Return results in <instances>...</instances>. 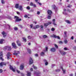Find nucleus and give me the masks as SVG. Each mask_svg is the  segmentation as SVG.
Here are the masks:
<instances>
[{
  "label": "nucleus",
  "instance_id": "47",
  "mask_svg": "<svg viewBox=\"0 0 76 76\" xmlns=\"http://www.w3.org/2000/svg\"><path fill=\"white\" fill-rule=\"evenodd\" d=\"M16 72L18 73H20V71L18 70H16Z\"/></svg>",
  "mask_w": 76,
  "mask_h": 76
},
{
  "label": "nucleus",
  "instance_id": "6",
  "mask_svg": "<svg viewBox=\"0 0 76 76\" xmlns=\"http://www.w3.org/2000/svg\"><path fill=\"white\" fill-rule=\"evenodd\" d=\"M10 56H11V54H10V52H8L7 53V55L8 60H9V59H10L9 57H10Z\"/></svg>",
  "mask_w": 76,
  "mask_h": 76
},
{
  "label": "nucleus",
  "instance_id": "55",
  "mask_svg": "<svg viewBox=\"0 0 76 76\" xmlns=\"http://www.w3.org/2000/svg\"><path fill=\"white\" fill-rule=\"evenodd\" d=\"M59 44H63V42L61 41H60L59 42Z\"/></svg>",
  "mask_w": 76,
  "mask_h": 76
},
{
  "label": "nucleus",
  "instance_id": "9",
  "mask_svg": "<svg viewBox=\"0 0 76 76\" xmlns=\"http://www.w3.org/2000/svg\"><path fill=\"white\" fill-rule=\"evenodd\" d=\"M32 63H33V60H32V59L31 58L30 59L29 64H32Z\"/></svg>",
  "mask_w": 76,
  "mask_h": 76
},
{
  "label": "nucleus",
  "instance_id": "37",
  "mask_svg": "<svg viewBox=\"0 0 76 76\" xmlns=\"http://www.w3.org/2000/svg\"><path fill=\"white\" fill-rule=\"evenodd\" d=\"M3 72V70L2 69H0V73H2Z\"/></svg>",
  "mask_w": 76,
  "mask_h": 76
},
{
  "label": "nucleus",
  "instance_id": "58",
  "mask_svg": "<svg viewBox=\"0 0 76 76\" xmlns=\"http://www.w3.org/2000/svg\"><path fill=\"white\" fill-rule=\"evenodd\" d=\"M53 25H55V26L57 25V24H56V23H55V22H53Z\"/></svg>",
  "mask_w": 76,
  "mask_h": 76
},
{
  "label": "nucleus",
  "instance_id": "62",
  "mask_svg": "<svg viewBox=\"0 0 76 76\" xmlns=\"http://www.w3.org/2000/svg\"><path fill=\"white\" fill-rule=\"evenodd\" d=\"M40 27L41 28H44V27L43 26L41 25L40 26Z\"/></svg>",
  "mask_w": 76,
  "mask_h": 76
},
{
  "label": "nucleus",
  "instance_id": "10",
  "mask_svg": "<svg viewBox=\"0 0 76 76\" xmlns=\"http://www.w3.org/2000/svg\"><path fill=\"white\" fill-rule=\"evenodd\" d=\"M12 45L14 48H17V47H16V44L15 42L12 43Z\"/></svg>",
  "mask_w": 76,
  "mask_h": 76
},
{
  "label": "nucleus",
  "instance_id": "16",
  "mask_svg": "<svg viewBox=\"0 0 76 76\" xmlns=\"http://www.w3.org/2000/svg\"><path fill=\"white\" fill-rule=\"evenodd\" d=\"M24 67V66H23V65H21L20 66V70H23V67Z\"/></svg>",
  "mask_w": 76,
  "mask_h": 76
},
{
  "label": "nucleus",
  "instance_id": "33",
  "mask_svg": "<svg viewBox=\"0 0 76 76\" xmlns=\"http://www.w3.org/2000/svg\"><path fill=\"white\" fill-rule=\"evenodd\" d=\"M55 71L57 72H60V70L59 69H56L55 70Z\"/></svg>",
  "mask_w": 76,
  "mask_h": 76
},
{
  "label": "nucleus",
  "instance_id": "59",
  "mask_svg": "<svg viewBox=\"0 0 76 76\" xmlns=\"http://www.w3.org/2000/svg\"><path fill=\"white\" fill-rule=\"evenodd\" d=\"M38 54H35V56L36 57H38Z\"/></svg>",
  "mask_w": 76,
  "mask_h": 76
},
{
  "label": "nucleus",
  "instance_id": "15",
  "mask_svg": "<svg viewBox=\"0 0 76 76\" xmlns=\"http://www.w3.org/2000/svg\"><path fill=\"white\" fill-rule=\"evenodd\" d=\"M18 8L19 10H20L21 11H22V10H23V8L22 7V6H19Z\"/></svg>",
  "mask_w": 76,
  "mask_h": 76
},
{
  "label": "nucleus",
  "instance_id": "42",
  "mask_svg": "<svg viewBox=\"0 0 76 76\" xmlns=\"http://www.w3.org/2000/svg\"><path fill=\"white\" fill-rule=\"evenodd\" d=\"M2 55H3V53H2V52H0V56H1Z\"/></svg>",
  "mask_w": 76,
  "mask_h": 76
},
{
  "label": "nucleus",
  "instance_id": "30",
  "mask_svg": "<svg viewBox=\"0 0 76 76\" xmlns=\"http://www.w3.org/2000/svg\"><path fill=\"white\" fill-rule=\"evenodd\" d=\"M53 8L54 9H56V6L54 5L52 6Z\"/></svg>",
  "mask_w": 76,
  "mask_h": 76
},
{
  "label": "nucleus",
  "instance_id": "17",
  "mask_svg": "<svg viewBox=\"0 0 76 76\" xmlns=\"http://www.w3.org/2000/svg\"><path fill=\"white\" fill-rule=\"evenodd\" d=\"M61 68L62 71H63V73H66V70L65 69H63V67L61 66Z\"/></svg>",
  "mask_w": 76,
  "mask_h": 76
},
{
  "label": "nucleus",
  "instance_id": "49",
  "mask_svg": "<svg viewBox=\"0 0 76 76\" xmlns=\"http://www.w3.org/2000/svg\"><path fill=\"white\" fill-rule=\"evenodd\" d=\"M14 29L15 30V31H16L17 30H18V28H17V27H15L14 28Z\"/></svg>",
  "mask_w": 76,
  "mask_h": 76
},
{
  "label": "nucleus",
  "instance_id": "52",
  "mask_svg": "<svg viewBox=\"0 0 76 76\" xmlns=\"http://www.w3.org/2000/svg\"><path fill=\"white\" fill-rule=\"evenodd\" d=\"M19 26H20V28H23L22 25H20Z\"/></svg>",
  "mask_w": 76,
  "mask_h": 76
},
{
  "label": "nucleus",
  "instance_id": "34",
  "mask_svg": "<svg viewBox=\"0 0 76 76\" xmlns=\"http://www.w3.org/2000/svg\"><path fill=\"white\" fill-rule=\"evenodd\" d=\"M51 31H55V29H54V28H52L51 29Z\"/></svg>",
  "mask_w": 76,
  "mask_h": 76
},
{
  "label": "nucleus",
  "instance_id": "38",
  "mask_svg": "<svg viewBox=\"0 0 76 76\" xmlns=\"http://www.w3.org/2000/svg\"><path fill=\"white\" fill-rule=\"evenodd\" d=\"M64 50H68V49H67V48H64Z\"/></svg>",
  "mask_w": 76,
  "mask_h": 76
},
{
  "label": "nucleus",
  "instance_id": "13",
  "mask_svg": "<svg viewBox=\"0 0 76 76\" xmlns=\"http://www.w3.org/2000/svg\"><path fill=\"white\" fill-rule=\"evenodd\" d=\"M39 28V25H36L34 26V28H33V29H37V28Z\"/></svg>",
  "mask_w": 76,
  "mask_h": 76
},
{
  "label": "nucleus",
  "instance_id": "1",
  "mask_svg": "<svg viewBox=\"0 0 76 76\" xmlns=\"http://www.w3.org/2000/svg\"><path fill=\"white\" fill-rule=\"evenodd\" d=\"M14 18L16 19L15 22H19V21L22 20V19H19V17L15 16Z\"/></svg>",
  "mask_w": 76,
  "mask_h": 76
},
{
  "label": "nucleus",
  "instance_id": "46",
  "mask_svg": "<svg viewBox=\"0 0 76 76\" xmlns=\"http://www.w3.org/2000/svg\"><path fill=\"white\" fill-rule=\"evenodd\" d=\"M28 15H25L24 16V17L26 18H28Z\"/></svg>",
  "mask_w": 76,
  "mask_h": 76
},
{
  "label": "nucleus",
  "instance_id": "29",
  "mask_svg": "<svg viewBox=\"0 0 76 76\" xmlns=\"http://www.w3.org/2000/svg\"><path fill=\"white\" fill-rule=\"evenodd\" d=\"M51 15H49L48 17V19H51Z\"/></svg>",
  "mask_w": 76,
  "mask_h": 76
},
{
  "label": "nucleus",
  "instance_id": "8",
  "mask_svg": "<svg viewBox=\"0 0 76 76\" xmlns=\"http://www.w3.org/2000/svg\"><path fill=\"white\" fill-rule=\"evenodd\" d=\"M56 50V49L55 48H53L50 49V51L51 52H55Z\"/></svg>",
  "mask_w": 76,
  "mask_h": 76
},
{
  "label": "nucleus",
  "instance_id": "61",
  "mask_svg": "<svg viewBox=\"0 0 76 76\" xmlns=\"http://www.w3.org/2000/svg\"><path fill=\"white\" fill-rule=\"evenodd\" d=\"M37 15H39V14H40V12L39 11H38V12H37Z\"/></svg>",
  "mask_w": 76,
  "mask_h": 76
},
{
  "label": "nucleus",
  "instance_id": "31",
  "mask_svg": "<svg viewBox=\"0 0 76 76\" xmlns=\"http://www.w3.org/2000/svg\"><path fill=\"white\" fill-rule=\"evenodd\" d=\"M40 55L41 56H44V53L43 52H41L40 53Z\"/></svg>",
  "mask_w": 76,
  "mask_h": 76
},
{
  "label": "nucleus",
  "instance_id": "24",
  "mask_svg": "<svg viewBox=\"0 0 76 76\" xmlns=\"http://www.w3.org/2000/svg\"><path fill=\"white\" fill-rule=\"evenodd\" d=\"M27 51L29 53H31V49L29 48L27 49Z\"/></svg>",
  "mask_w": 76,
  "mask_h": 76
},
{
  "label": "nucleus",
  "instance_id": "27",
  "mask_svg": "<svg viewBox=\"0 0 76 76\" xmlns=\"http://www.w3.org/2000/svg\"><path fill=\"white\" fill-rule=\"evenodd\" d=\"M22 39L24 40V42H26V39L25 37H23Z\"/></svg>",
  "mask_w": 76,
  "mask_h": 76
},
{
  "label": "nucleus",
  "instance_id": "20",
  "mask_svg": "<svg viewBox=\"0 0 76 76\" xmlns=\"http://www.w3.org/2000/svg\"><path fill=\"white\" fill-rule=\"evenodd\" d=\"M44 61L45 63V65L47 66V65L48 64V62H47V60L45 59L44 60Z\"/></svg>",
  "mask_w": 76,
  "mask_h": 76
},
{
  "label": "nucleus",
  "instance_id": "26",
  "mask_svg": "<svg viewBox=\"0 0 76 76\" xmlns=\"http://www.w3.org/2000/svg\"><path fill=\"white\" fill-rule=\"evenodd\" d=\"M42 37L44 38H47L48 37H47V36L46 35H44L42 36Z\"/></svg>",
  "mask_w": 76,
  "mask_h": 76
},
{
  "label": "nucleus",
  "instance_id": "51",
  "mask_svg": "<svg viewBox=\"0 0 76 76\" xmlns=\"http://www.w3.org/2000/svg\"><path fill=\"white\" fill-rule=\"evenodd\" d=\"M33 6H34V7H36V5H35V4H34Z\"/></svg>",
  "mask_w": 76,
  "mask_h": 76
},
{
  "label": "nucleus",
  "instance_id": "39",
  "mask_svg": "<svg viewBox=\"0 0 76 76\" xmlns=\"http://www.w3.org/2000/svg\"><path fill=\"white\" fill-rule=\"evenodd\" d=\"M0 59L2 61H3L4 60V59L2 58V57H0Z\"/></svg>",
  "mask_w": 76,
  "mask_h": 76
},
{
  "label": "nucleus",
  "instance_id": "41",
  "mask_svg": "<svg viewBox=\"0 0 76 76\" xmlns=\"http://www.w3.org/2000/svg\"><path fill=\"white\" fill-rule=\"evenodd\" d=\"M64 42L65 44H67V41L66 40H65L64 41Z\"/></svg>",
  "mask_w": 76,
  "mask_h": 76
},
{
  "label": "nucleus",
  "instance_id": "14",
  "mask_svg": "<svg viewBox=\"0 0 76 76\" xmlns=\"http://www.w3.org/2000/svg\"><path fill=\"white\" fill-rule=\"evenodd\" d=\"M50 24H51V22H49L48 23H45L44 24V26H47Z\"/></svg>",
  "mask_w": 76,
  "mask_h": 76
},
{
  "label": "nucleus",
  "instance_id": "44",
  "mask_svg": "<svg viewBox=\"0 0 76 76\" xmlns=\"http://www.w3.org/2000/svg\"><path fill=\"white\" fill-rule=\"evenodd\" d=\"M63 14H64V15H67V13L65 12H63Z\"/></svg>",
  "mask_w": 76,
  "mask_h": 76
},
{
  "label": "nucleus",
  "instance_id": "57",
  "mask_svg": "<svg viewBox=\"0 0 76 76\" xmlns=\"http://www.w3.org/2000/svg\"><path fill=\"white\" fill-rule=\"evenodd\" d=\"M57 38H58L59 39H60V37H59V36H57Z\"/></svg>",
  "mask_w": 76,
  "mask_h": 76
},
{
  "label": "nucleus",
  "instance_id": "21",
  "mask_svg": "<svg viewBox=\"0 0 76 76\" xmlns=\"http://www.w3.org/2000/svg\"><path fill=\"white\" fill-rule=\"evenodd\" d=\"M57 36H56V35H55L54 34H53V35H51V37H54L55 38H57Z\"/></svg>",
  "mask_w": 76,
  "mask_h": 76
},
{
  "label": "nucleus",
  "instance_id": "28",
  "mask_svg": "<svg viewBox=\"0 0 76 76\" xmlns=\"http://www.w3.org/2000/svg\"><path fill=\"white\" fill-rule=\"evenodd\" d=\"M9 46H5L4 48V50H7V49H8V47Z\"/></svg>",
  "mask_w": 76,
  "mask_h": 76
},
{
  "label": "nucleus",
  "instance_id": "32",
  "mask_svg": "<svg viewBox=\"0 0 76 76\" xmlns=\"http://www.w3.org/2000/svg\"><path fill=\"white\" fill-rule=\"evenodd\" d=\"M54 45H55V47L56 48L58 49V46H57V45L56 44H54Z\"/></svg>",
  "mask_w": 76,
  "mask_h": 76
},
{
  "label": "nucleus",
  "instance_id": "22",
  "mask_svg": "<svg viewBox=\"0 0 76 76\" xmlns=\"http://www.w3.org/2000/svg\"><path fill=\"white\" fill-rule=\"evenodd\" d=\"M27 76H31V73L30 72H27Z\"/></svg>",
  "mask_w": 76,
  "mask_h": 76
},
{
  "label": "nucleus",
  "instance_id": "45",
  "mask_svg": "<svg viewBox=\"0 0 76 76\" xmlns=\"http://www.w3.org/2000/svg\"><path fill=\"white\" fill-rule=\"evenodd\" d=\"M33 67L34 69H37V66H33Z\"/></svg>",
  "mask_w": 76,
  "mask_h": 76
},
{
  "label": "nucleus",
  "instance_id": "4",
  "mask_svg": "<svg viewBox=\"0 0 76 76\" xmlns=\"http://www.w3.org/2000/svg\"><path fill=\"white\" fill-rule=\"evenodd\" d=\"M6 66V63L4 62H1L0 63V66L1 67H3V65Z\"/></svg>",
  "mask_w": 76,
  "mask_h": 76
},
{
  "label": "nucleus",
  "instance_id": "23",
  "mask_svg": "<svg viewBox=\"0 0 76 76\" xmlns=\"http://www.w3.org/2000/svg\"><path fill=\"white\" fill-rule=\"evenodd\" d=\"M19 4H16L15 5V8H16V9H18V8H19Z\"/></svg>",
  "mask_w": 76,
  "mask_h": 76
},
{
  "label": "nucleus",
  "instance_id": "35",
  "mask_svg": "<svg viewBox=\"0 0 76 76\" xmlns=\"http://www.w3.org/2000/svg\"><path fill=\"white\" fill-rule=\"evenodd\" d=\"M33 5H34V4H33V3L32 2H31L30 3V5L31 6H33Z\"/></svg>",
  "mask_w": 76,
  "mask_h": 76
},
{
  "label": "nucleus",
  "instance_id": "2",
  "mask_svg": "<svg viewBox=\"0 0 76 76\" xmlns=\"http://www.w3.org/2000/svg\"><path fill=\"white\" fill-rule=\"evenodd\" d=\"M47 13L48 15H51L52 14H53V12H52V11L50 10H48L47 11Z\"/></svg>",
  "mask_w": 76,
  "mask_h": 76
},
{
  "label": "nucleus",
  "instance_id": "12",
  "mask_svg": "<svg viewBox=\"0 0 76 76\" xmlns=\"http://www.w3.org/2000/svg\"><path fill=\"white\" fill-rule=\"evenodd\" d=\"M10 69L11 70H12L13 72H15V69H13V67L11 65H10Z\"/></svg>",
  "mask_w": 76,
  "mask_h": 76
},
{
  "label": "nucleus",
  "instance_id": "64",
  "mask_svg": "<svg viewBox=\"0 0 76 76\" xmlns=\"http://www.w3.org/2000/svg\"><path fill=\"white\" fill-rule=\"evenodd\" d=\"M21 75L22 76H24V74H23V73H21Z\"/></svg>",
  "mask_w": 76,
  "mask_h": 76
},
{
  "label": "nucleus",
  "instance_id": "7",
  "mask_svg": "<svg viewBox=\"0 0 76 76\" xmlns=\"http://www.w3.org/2000/svg\"><path fill=\"white\" fill-rule=\"evenodd\" d=\"M16 42L18 46H21V43H20V42L19 40H17L16 41Z\"/></svg>",
  "mask_w": 76,
  "mask_h": 76
},
{
  "label": "nucleus",
  "instance_id": "53",
  "mask_svg": "<svg viewBox=\"0 0 76 76\" xmlns=\"http://www.w3.org/2000/svg\"><path fill=\"white\" fill-rule=\"evenodd\" d=\"M17 15H20V12L18 11L17 12Z\"/></svg>",
  "mask_w": 76,
  "mask_h": 76
},
{
  "label": "nucleus",
  "instance_id": "40",
  "mask_svg": "<svg viewBox=\"0 0 76 76\" xmlns=\"http://www.w3.org/2000/svg\"><path fill=\"white\" fill-rule=\"evenodd\" d=\"M26 9L28 10H29V9H30V7L29 6H28L27 7Z\"/></svg>",
  "mask_w": 76,
  "mask_h": 76
},
{
  "label": "nucleus",
  "instance_id": "50",
  "mask_svg": "<svg viewBox=\"0 0 76 76\" xmlns=\"http://www.w3.org/2000/svg\"><path fill=\"white\" fill-rule=\"evenodd\" d=\"M28 39H31V37L30 36H28Z\"/></svg>",
  "mask_w": 76,
  "mask_h": 76
},
{
  "label": "nucleus",
  "instance_id": "19",
  "mask_svg": "<svg viewBox=\"0 0 76 76\" xmlns=\"http://www.w3.org/2000/svg\"><path fill=\"white\" fill-rule=\"evenodd\" d=\"M65 22L66 23H68V24H70V23H71V22H70V21L68 20H65Z\"/></svg>",
  "mask_w": 76,
  "mask_h": 76
},
{
  "label": "nucleus",
  "instance_id": "60",
  "mask_svg": "<svg viewBox=\"0 0 76 76\" xmlns=\"http://www.w3.org/2000/svg\"><path fill=\"white\" fill-rule=\"evenodd\" d=\"M8 26H9V29H11V27H10V26H9V25H8Z\"/></svg>",
  "mask_w": 76,
  "mask_h": 76
},
{
  "label": "nucleus",
  "instance_id": "5",
  "mask_svg": "<svg viewBox=\"0 0 76 76\" xmlns=\"http://www.w3.org/2000/svg\"><path fill=\"white\" fill-rule=\"evenodd\" d=\"M59 52H60L61 54V55H62V56H64L65 54H66L67 53L66 52H63L61 50H59Z\"/></svg>",
  "mask_w": 76,
  "mask_h": 76
},
{
  "label": "nucleus",
  "instance_id": "11",
  "mask_svg": "<svg viewBox=\"0 0 76 76\" xmlns=\"http://www.w3.org/2000/svg\"><path fill=\"white\" fill-rule=\"evenodd\" d=\"M1 34L2 35H3V37H4H4H6V35H7L6 33L4 31H3L2 32Z\"/></svg>",
  "mask_w": 76,
  "mask_h": 76
},
{
  "label": "nucleus",
  "instance_id": "43",
  "mask_svg": "<svg viewBox=\"0 0 76 76\" xmlns=\"http://www.w3.org/2000/svg\"><path fill=\"white\" fill-rule=\"evenodd\" d=\"M8 18L9 19H10V20H12V18L11 17H8Z\"/></svg>",
  "mask_w": 76,
  "mask_h": 76
},
{
  "label": "nucleus",
  "instance_id": "56",
  "mask_svg": "<svg viewBox=\"0 0 76 76\" xmlns=\"http://www.w3.org/2000/svg\"><path fill=\"white\" fill-rule=\"evenodd\" d=\"M55 64H53L52 65V67H53L54 66H55Z\"/></svg>",
  "mask_w": 76,
  "mask_h": 76
},
{
  "label": "nucleus",
  "instance_id": "63",
  "mask_svg": "<svg viewBox=\"0 0 76 76\" xmlns=\"http://www.w3.org/2000/svg\"><path fill=\"white\" fill-rule=\"evenodd\" d=\"M48 50V47H46V51H47Z\"/></svg>",
  "mask_w": 76,
  "mask_h": 76
},
{
  "label": "nucleus",
  "instance_id": "54",
  "mask_svg": "<svg viewBox=\"0 0 76 76\" xmlns=\"http://www.w3.org/2000/svg\"><path fill=\"white\" fill-rule=\"evenodd\" d=\"M37 4H39V5H40V6H41V4L40 3H39V2H37Z\"/></svg>",
  "mask_w": 76,
  "mask_h": 76
},
{
  "label": "nucleus",
  "instance_id": "36",
  "mask_svg": "<svg viewBox=\"0 0 76 76\" xmlns=\"http://www.w3.org/2000/svg\"><path fill=\"white\" fill-rule=\"evenodd\" d=\"M1 3L2 4H4V1H3V0H1Z\"/></svg>",
  "mask_w": 76,
  "mask_h": 76
},
{
  "label": "nucleus",
  "instance_id": "3",
  "mask_svg": "<svg viewBox=\"0 0 76 76\" xmlns=\"http://www.w3.org/2000/svg\"><path fill=\"white\" fill-rule=\"evenodd\" d=\"M14 53H13V54L14 55V56H17L18 54H19L20 52L19 51H16V50H15L14 51Z\"/></svg>",
  "mask_w": 76,
  "mask_h": 76
},
{
  "label": "nucleus",
  "instance_id": "48",
  "mask_svg": "<svg viewBox=\"0 0 76 76\" xmlns=\"http://www.w3.org/2000/svg\"><path fill=\"white\" fill-rule=\"evenodd\" d=\"M30 26L31 28H32L33 26V25L32 24H31L30 25Z\"/></svg>",
  "mask_w": 76,
  "mask_h": 76
},
{
  "label": "nucleus",
  "instance_id": "25",
  "mask_svg": "<svg viewBox=\"0 0 76 76\" xmlns=\"http://www.w3.org/2000/svg\"><path fill=\"white\" fill-rule=\"evenodd\" d=\"M8 51H10L11 50V47L10 46H8Z\"/></svg>",
  "mask_w": 76,
  "mask_h": 76
},
{
  "label": "nucleus",
  "instance_id": "18",
  "mask_svg": "<svg viewBox=\"0 0 76 76\" xmlns=\"http://www.w3.org/2000/svg\"><path fill=\"white\" fill-rule=\"evenodd\" d=\"M4 41V39H2L0 40V44H2L3 42Z\"/></svg>",
  "mask_w": 76,
  "mask_h": 76
}]
</instances>
